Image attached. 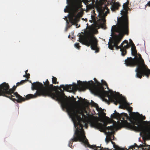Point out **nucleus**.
<instances>
[{"label": "nucleus", "instance_id": "nucleus-8", "mask_svg": "<svg viewBox=\"0 0 150 150\" xmlns=\"http://www.w3.org/2000/svg\"><path fill=\"white\" fill-rule=\"evenodd\" d=\"M54 86L52 84H49V86L47 89L46 92L44 93L43 96H48L50 97L53 99L58 100L61 103L62 107L63 104L69 100L67 96H65L64 93H62L59 91H57L55 92H53L52 90Z\"/></svg>", "mask_w": 150, "mask_h": 150}, {"label": "nucleus", "instance_id": "nucleus-16", "mask_svg": "<svg viewBox=\"0 0 150 150\" xmlns=\"http://www.w3.org/2000/svg\"><path fill=\"white\" fill-rule=\"evenodd\" d=\"M92 124L94 127L101 130H104L105 128L111 131H112L114 129V127L112 126L106 127L107 124L105 123L103 124L97 122H92Z\"/></svg>", "mask_w": 150, "mask_h": 150}, {"label": "nucleus", "instance_id": "nucleus-1", "mask_svg": "<svg viewBox=\"0 0 150 150\" xmlns=\"http://www.w3.org/2000/svg\"><path fill=\"white\" fill-rule=\"evenodd\" d=\"M63 110L66 109L73 121L76 129L85 133L83 127L86 125L87 117L84 113L86 111L85 109L72 106L69 100L63 104Z\"/></svg>", "mask_w": 150, "mask_h": 150}, {"label": "nucleus", "instance_id": "nucleus-18", "mask_svg": "<svg viewBox=\"0 0 150 150\" xmlns=\"http://www.w3.org/2000/svg\"><path fill=\"white\" fill-rule=\"evenodd\" d=\"M109 9L104 13L103 11H102V13L100 15L101 17L102 18L101 19H99V26L102 28L105 29L106 28L105 25L106 20L105 18V16L107 15V14L109 12Z\"/></svg>", "mask_w": 150, "mask_h": 150}, {"label": "nucleus", "instance_id": "nucleus-28", "mask_svg": "<svg viewBox=\"0 0 150 150\" xmlns=\"http://www.w3.org/2000/svg\"><path fill=\"white\" fill-rule=\"evenodd\" d=\"M28 81H29V80L28 79H25V80H21L20 81V83L21 84V85H22Z\"/></svg>", "mask_w": 150, "mask_h": 150}, {"label": "nucleus", "instance_id": "nucleus-36", "mask_svg": "<svg viewBox=\"0 0 150 150\" xmlns=\"http://www.w3.org/2000/svg\"><path fill=\"white\" fill-rule=\"evenodd\" d=\"M150 6V1H149L147 4L145 5V7L147 6Z\"/></svg>", "mask_w": 150, "mask_h": 150}, {"label": "nucleus", "instance_id": "nucleus-33", "mask_svg": "<svg viewBox=\"0 0 150 150\" xmlns=\"http://www.w3.org/2000/svg\"><path fill=\"white\" fill-rule=\"evenodd\" d=\"M115 0H112L110 2V5H112V4L115 3Z\"/></svg>", "mask_w": 150, "mask_h": 150}, {"label": "nucleus", "instance_id": "nucleus-11", "mask_svg": "<svg viewBox=\"0 0 150 150\" xmlns=\"http://www.w3.org/2000/svg\"><path fill=\"white\" fill-rule=\"evenodd\" d=\"M129 0H127L125 3H124L123 5V10L121 11V14L122 15V17H120L118 20L117 26L129 28L128 21L127 17V12L128 9L129 8Z\"/></svg>", "mask_w": 150, "mask_h": 150}, {"label": "nucleus", "instance_id": "nucleus-30", "mask_svg": "<svg viewBox=\"0 0 150 150\" xmlns=\"http://www.w3.org/2000/svg\"><path fill=\"white\" fill-rule=\"evenodd\" d=\"M111 139H109V138H108V137H106L105 139V141L107 143H108V142H109L110 141H111Z\"/></svg>", "mask_w": 150, "mask_h": 150}, {"label": "nucleus", "instance_id": "nucleus-12", "mask_svg": "<svg viewBox=\"0 0 150 150\" xmlns=\"http://www.w3.org/2000/svg\"><path fill=\"white\" fill-rule=\"evenodd\" d=\"M136 114L138 115H140L138 112L132 113L129 119L131 123L129 124L132 129L136 131H141L142 130V127L141 125L139 126V122Z\"/></svg>", "mask_w": 150, "mask_h": 150}, {"label": "nucleus", "instance_id": "nucleus-35", "mask_svg": "<svg viewBox=\"0 0 150 150\" xmlns=\"http://www.w3.org/2000/svg\"><path fill=\"white\" fill-rule=\"evenodd\" d=\"M148 135L150 138V129L148 131Z\"/></svg>", "mask_w": 150, "mask_h": 150}, {"label": "nucleus", "instance_id": "nucleus-32", "mask_svg": "<svg viewBox=\"0 0 150 150\" xmlns=\"http://www.w3.org/2000/svg\"><path fill=\"white\" fill-rule=\"evenodd\" d=\"M128 110L129 111H131L132 110V108L131 107H129L128 108Z\"/></svg>", "mask_w": 150, "mask_h": 150}, {"label": "nucleus", "instance_id": "nucleus-7", "mask_svg": "<svg viewBox=\"0 0 150 150\" xmlns=\"http://www.w3.org/2000/svg\"><path fill=\"white\" fill-rule=\"evenodd\" d=\"M43 83L44 86L42 83L38 81L32 83V89L35 90L37 91L34 94H30L27 95L26 96V98L29 99L35 98L38 96H44V93L49 86L50 82L47 79L45 82H43Z\"/></svg>", "mask_w": 150, "mask_h": 150}, {"label": "nucleus", "instance_id": "nucleus-24", "mask_svg": "<svg viewBox=\"0 0 150 150\" xmlns=\"http://www.w3.org/2000/svg\"><path fill=\"white\" fill-rule=\"evenodd\" d=\"M52 83L55 84L56 83L58 84L59 82H57V78L54 76H52Z\"/></svg>", "mask_w": 150, "mask_h": 150}, {"label": "nucleus", "instance_id": "nucleus-25", "mask_svg": "<svg viewBox=\"0 0 150 150\" xmlns=\"http://www.w3.org/2000/svg\"><path fill=\"white\" fill-rule=\"evenodd\" d=\"M101 82H102V83H101V85H105L108 88V86L106 82L105 81H104L103 80H101Z\"/></svg>", "mask_w": 150, "mask_h": 150}, {"label": "nucleus", "instance_id": "nucleus-14", "mask_svg": "<svg viewBox=\"0 0 150 150\" xmlns=\"http://www.w3.org/2000/svg\"><path fill=\"white\" fill-rule=\"evenodd\" d=\"M114 112V113L111 115V117L119 120L121 121V122H123L125 124L129 123L127 121V120L129 118V117L127 114L122 112L120 114L118 112H117L116 110H115Z\"/></svg>", "mask_w": 150, "mask_h": 150}, {"label": "nucleus", "instance_id": "nucleus-20", "mask_svg": "<svg viewBox=\"0 0 150 150\" xmlns=\"http://www.w3.org/2000/svg\"><path fill=\"white\" fill-rule=\"evenodd\" d=\"M143 145H140L139 146L137 145L136 144H134V145L133 146H130L129 149H130V150H137L140 148H142Z\"/></svg>", "mask_w": 150, "mask_h": 150}, {"label": "nucleus", "instance_id": "nucleus-46", "mask_svg": "<svg viewBox=\"0 0 150 150\" xmlns=\"http://www.w3.org/2000/svg\"><path fill=\"white\" fill-rule=\"evenodd\" d=\"M30 81V83H31V81Z\"/></svg>", "mask_w": 150, "mask_h": 150}, {"label": "nucleus", "instance_id": "nucleus-29", "mask_svg": "<svg viewBox=\"0 0 150 150\" xmlns=\"http://www.w3.org/2000/svg\"><path fill=\"white\" fill-rule=\"evenodd\" d=\"M30 74L29 73L26 74V75H23L24 77H25L27 79H28L30 78Z\"/></svg>", "mask_w": 150, "mask_h": 150}, {"label": "nucleus", "instance_id": "nucleus-37", "mask_svg": "<svg viewBox=\"0 0 150 150\" xmlns=\"http://www.w3.org/2000/svg\"><path fill=\"white\" fill-rule=\"evenodd\" d=\"M142 119H143V120H145V118H146V117H145L144 116H142Z\"/></svg>", "mask_w": 150, "mask_h": 150}, {"label": "nucleus", "instance_id": "nucleus-4", "mask_svg": "<svg viewBox=\"0 0 150 150\" xmlns=\"http://www.w3.org/2000/svg\"><path fill=\"white\" fill-rule=\"evenodd\" d=\"M21 85L20 82L16 83V86H14L12 88L9 89V86L8 83L4 82L0 85V96H2L8 97L14 102L21 103L26 100H28L25 98L23 97L17 92L14 93L17 86Z\"/></svg>", "mask_w": 150, "mask_h": 150}, {"label": "nucleus", "instance_id": "nucleus-27", "mask_svg": "<svg viewBox=\"0 0 150 150\" xmlns=\"http://www.w3.org/2000/svg\"><path fill=\"white\" fill-rule=\"evenodd\" d=\"M74 45L75 47L78 49H79L81 47V46L79 45V43H76Z\"/></svg>", "mask_w": 150, "mask_h": 150}, {"label": "nucleus", "instance_id": "nucleus-23", "mask_svg": "<svg viewBox=\"0 0 150 150\" xmlns=\"http://www.w3.org/2000/svg\"><path fill=\"white\" fill-rule=\"evenodd\" d=\"M113 131H111V132H108L107 133V137L109 138V139H111V137L112 136L114 137V135H113Z\"/></svg>", "mask_w": 150, "mask_h": 150}, {"label": "nucleus", "instance_id": "nucleus-42", "mask_svg": "<svg viewBox=\"0 0 150 150\" xmlns=\"http://www.w3.org/2000/svg\"><path fill=\"white\" fill-rule=\"evenodd\" d=\"M125 45H126V44H124L123 46Z\"/></svg>", "mask_w": 150, "mask_h": 150}, {"label": "nucleus", "instance_id": "nucleus-17", "mask_svg": "<svg viewBox=\"0 0 150 150\" xmlns=\"http://www.w3.org/2000/svg\"><path fill=\"white\" fill-rule=\"evenodd\" d=\"M138 58H132L131 57H127L126 59L125 60V64L127 66L133 67L135 66L138 67L139 66L137 62H138Z\"/></svg>", "mask_w": 150, "mask_h": 150}, {"label": "nucleus", "instance_id": "nucleus-26", "mask_svg": "<svg viewBox=\"0 0 150 150\" xmlns=\"http://www.w3.org/2000/svg\"><path fill=\"white\" fill-rule=\"evenodd\" d=\"M82 1V2H83V3L85 4H87L88 2H90L91 0H90L88 1V0H81Z\"/></svg>", "mask_w": 150, "mask_h": 150}, {"label": "nucleus", "instance_id": "nucleus-6", "mask_svg": "<svg viewBox=\"0 0 150 150\" xmlns=\"http://www.w3.org/2000/svg\"><path fill=\"white\" fill-rule=\"evenodd\" d=\"M67 2L70 5L66 6V8L64 9L65 13L69 12L71 16V22L73 23H76L78 22L79 20L78 16L80 14L79 13L76 15L78 11V6L77 4L81 5L82 1L81 0H67Z\"/></svg>", "mask_w": 150, "mask_h": 150}, {"label": "nucleus", "instance_id": "nucleus-34", "mask_svg": "<svg viewBox=\"0 0 150 150\" xmlns=\"http://www.w3.org/2000/svg\"><path fill=\"white\" fill-rule=\"evenodd\" d=\"M93 79L94 81H95L96 83L97 84V85L98 84V82H100L97 80L95 78H94Z\"/></svg>", "mask_w": 150, "mask_h": 150}, {"label": "nucleus", "instance_id": "nucleus-15", "mask_svg": "<svg viewBox=\"0 0 150 150\" xmlns=\"http://www.w3.org/2000/svg\"><path fill=\"white\" fill-rule=\"evenodd\" d=\"M107 97L109 100L113 102L116 105H117L118 103L121 104L123 101H125L124 99L119 98L116 95L114 94L113 91L110 92V94Z\"/></svg>", "mask_w": 150, "mask_h": 150}, {"label": "nucleus", "instance_id": "nucleus-3", "mask_svg": "<svg viewBox=\"0 0 150 150\" xmlns=\"http://www.w3.org/2000/svg\"><path fill=\"white\" fill-rule=\"evenodd\" d=\"M79 141L82 142L85 144L87 145L88 147L93 149L96 150H111L108 148H103V147L96 146V145H91L88 142V140L86 139L85 135V133L83 132L79 131V129H76L74 132V135L73 138L71 139L69 141L68 146L71 148L73 142H74ZM115 150H129V149L121 148L116 145L115 142L112 141Z\"/></svg>", "mask_w": 150, "mask_h": 150}, {"label": "nucleus", "instance_id": "nucleus-39", "mask_svg": "<svg viewBox=\"0 0 150 150\" xmlns=\"http://www.w3.org/2000/svg\"><path fill=\"white\" fill-rule=\"evenodd\" d=\"M86 103H87L88 104H89V102L87 100L86 101Z\"/></svg>", "mask_w": 150, "mask_h": 150}, {"label": "nucleus", "instance_id": "nucleus-2", "mask_svg": "<svg viewBox=\"0 0 150 150\" xmlns=\"http://www.w3.org/2000/svg\"><path fill=\"white\" fill-rule=\"evenodd\" d=\"M111 31L112 32L119 33V35H115L113 37L112 39H109L108 42L109 49L113 50L114 47L117 50L120 49V51L121 52V55L123 56H124L127 54V50L130 47V45L128 44V41L127 40H125L121 43L120 46H118V45L122 40L124 35H128L129 28L117 25H113L112 27ZM110 38H111L110 37Z\"/></svg>", "mask_w": 150, "mask_h": 150}, {"label": "nucleus", "instance_id": "nucleus-22", "mask_svg": "<svg viewBox=\"0 0 150 150\" xmlns=\"http://www.w3.org/2000/svg\"><path fill=\"white\" fill-rule=\"evenodd\" d=\"M131 50L133 55L136 56L137 54V50H136V47L134 45L132 46Z\"/></svg>", "mask_w": 150, "mask_h": 150}, {"label": "nucleus", "instance_id": "nucleus-38", "mask_svg": "<svg viewBox=\"0 0 150 150\" xmlns=\"http://www.w3.org/2000/svg\"><path fill=\"white\" fill-rule=\"evenodd\" d=\"M92 1V4H94V3L95 2V0H91V1Z\"/></svg>", "mask_w": 150, "mask_h": 150}, {"label": "nucleus", "instance_id": "nucleus-31", "mask_svg": "<svg viewBox=\"0 0 150 150\" xmlns=\"http://www.w3.org/2000/svg\"><path fill=\"white\" fill-rule=\"evenodd\" d=\"M129 43L131 44V45H132V46H134V44L132 41V40L130 39H129Z\"/></svg>", "mask_w": 150, "mask_h": 150}, {"label": "nucleus", "instance_id": "nucleus-19", "mask_svg": "<svg viewBox=\"0 0 150 150\" xmlns=\"http://www.w3.org/2000/svg\"><path fill=\"white\" fill-rule=\"evenodd\" d=\"M111 5L110 8L112 11H115L118 10L119 8L121 6V5L119 2H116L112 4Z\"/></svg>", "mask_w": 150, "mask_h": 150}, {"label": "nucleus", "instance_id": "nucleus-41", "mask_svg": "<svg viewBox=\"0 0 150 150\" xmlns=\"http://www.w3.org/2000/svg\"><path fill=\"white\" fill-rule=\"evenodd\" d=\"M70 35H69V36H68V38H70Z\"/></svg>", "mask_w": 150, "mask_h": 150}, {"label": "nucleus", "instance_id": "nucleus-13", "mask_svg": "<svg viewBox=\"0 0 150 150\" xmlns=\"http://www.w3.org/2000/svg\"><path fill=\"white\" fill-rule=\"evenodd\" d=\"M81 82L85 84L86 83H88V82H82L81 81H78V85L75 83L73 86L72 85H66L64 86V85H61L60 86V88H63L64 90L67 91H69L70 92H71L72 90L76 91L77 89H79L80 91H84L85 90H82L81 89V87L79 85V84L81 83Z\"/></svg>", "mask_w": 150, "mask_h": 150}, {"label": "nucleus", "instance_id": "nucleus-5", "mask_svg": "<svg viewBox=\"0 0 150 150\" xmlns=\"http://www.w3.org/2000/svg\"><path fill=\"white\" fill-rule=\"evenodd\" d=\"M79 85L81 88V90H85L89 88L94 94L103 98L108 96L110 94V92L112 91H105L103 86L101 85V83L98 82V84L96 85L92 80L85 84H83L81 82Z\"/></svg>", "mask_w": 150, "mask_h": 150}, {"label": "nucleus", "instance_id": "nucleus-9", "mask_svg": "<svg viewBox=\"0 0 150 150\" xmlns=\"http://www.w3.org/2000/svg\"><path fill=\"white\" fill-rule=\"evenodd\" d=\"M139 57H135V58H138V61L137 62L139 66L137 67L135 71L136 72L137 77L141 79L142 76H146L149 78L150 75V70L145 64L144 61L140 54H138Z\"/></svg>", "mask_w": 150, "mask_h": 150}, {"label": "nucleus", "instance_id": "nucleus-45", "mask_svg": "<svg viewBox=\"0 0 150 150\" xmlns=\"http://www.w3.org/2000/svg\"><path fill=\"white\" fill-rule=\"evenodd\" d=\"M59 89H60L61 91H62V89H61V88Z\"/></svg>", "mask_w": 150, "mask_h": 150}, {"label": "nucleus", "instance_id": "nucleus-21", "mask_svg": "<svg viewBox=\"0 0 150 150\" xmlns=\"http://www.w3.org/2000/svg\"><path fill=\"white\" fill-rule=\"evenodd\" d=\"M93 106H94L96 107V109L99 112H100V113H103V111L102 109L100 108H99V106H98L97 104L94 103L93 102H92V104H91Z\"/></svg>", "mask_w": 150, "mask_h": 150}, {"label": "nucleus", "instance_id": "nucleus-10", "mask_svg": "<svg viewBox=\"0 0 150 150\" xmlns=\"http://www.w3.org/2000/svg\"><path fill=\"white\" fill-rule=\"evenodd\" d=\"M79 41L81 42H82L83 44L88 46H91V49L95 50L96 53L99 52V49L97 47L98 40L92 33L88 32L86 37L79 39Z\"/></svg>", "mask_w": 150, "mask_h": 150}, {"label": "nucleus", "instance_id": "nucleus-43", "mask_svg": "<svg viewBox=\"0 0 150 150\" xmlns=\"http://www.w3.org/2000/svg\"><path fill=\"white\" fill-rule=\"evenodd\" d=\"M96 1V2H97V1H98V0H97Z\"/></svg>", "mask_w": 150, "mask_h": 150}, {"label": "nucleus", "instance_id": "nucleus-44", "mask_svg": "<svg viewBox=\"0 0 150 150\" xmlns=\"http://www.w3.org/2000/svg\"><path fill=\"white\" fill-rule=\"evenodd\" d=\"M105 100H106V101H108V100L107 99H106Z\"/></svg>", "mask_w": 150, "mask_h": 150}, {"label": "nucleus", "instance_id": "nucleus-40", "mask_svg": "<svg viewBox=\"0 0 150 150\" xmlns=\"http://www.w3.org/2000/svg\"><path fill=\"white\" fill-rule=\"evenodd\" d=\"M28 70H26L25 71V73L26 74H27V73L28 72Z\"/></svg>", "mask_w": 150, "mask_h": 150}]
</instances>
